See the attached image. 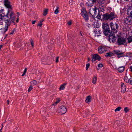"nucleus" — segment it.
Returning <instances> with one entry per match:
<instances>
[{
	"mask_svg": "<svg viewBox=\"0 0 132 132\" xmlns=\"http://www.w3.org/2000/svg\"><path fill=\"white\" fill-rule=\"evenodd\" d=\"M106 48L103 46H99L98 48V52L100 54H102L106 51Z\"/></svg>",
	"mask_w": 132,
	"mask_h": 132,
	"instance_id": "9b49d317",
	"label": "nucleus"
},
{
	"mask_svg": "<svg viewBox=\"0 0 132 132\" xmlns=\"http://www.w3.org/2000/svg\"><path fill=\"white\" fill-rule=\"evenodd\" d=\"M121 107H118L117 108L115 109V112L119 111H120V110H121Z\"/></svg>",
	"mask_w": 132,
	"mask_h": 132,
	"instance_id": "58836bf2",
	"label": "nucleus"
},
{
	"mask_svg": "<svg viewBox=\"0 0 132 132\" xmlns=\"http://www.w3.org/2000/svg\"><path fill=\"white\" fill-rule=\"evenodd\" d=\"M98 9L97 7H95L94 8H91L88 10L89 14L92 15L94 17L97 14V10Z\"/></svg>",
	"mask_w": 132,
	"mask_h": 132,
	"instance_id": "39448f33",
	"label": "nucleus"
},
{
	"mask_svg": "<svg viewBox=\"0 0 132 132\" xmlns=\"http://www.w3.org/2000/svg\"><path fill=\"white\" fill-rule=\"evenodd\" d=\"M36 22V21L35 20L33 21L32 22V24H35V23Z\"/></svg>",
	"mask_w": 132,
	"mask_h": 132,
	"instance_id": "3c124183",
	"label": "nucleus"
},
{
	"mask_svg": "<svg viewBox=\"0 0 132 132\" xmlns=\"http://www.w3.org/2000/svg\"><path fill=\"white\" fill-rule=\"evenodd\" d=\"M103 19L105 20H111L115 18L114 13V12H111L110 14L108 13H105L103 15Z\"/></svg>",
	"mask_w": 132,
	"mask_h": 132,
	"instance_id": "f03ea898",
	"label": "nucleus"
},
{
	"mask_svg": "<svg viewBox=\"0 0 132 132\" xmlns=\"http://www.w3.org/2000/svg\"><path fill=\"white\" fill-rule=\"evenodd\" d=\"M4 22L5 23V25L4 29V31L5 32L7 31L8 28L10 26L11 21L8 18H4Z\"/></svg>",
	"mask_w": 132,
	"mask_h": 132,
	"instance_id": "0eeeda50",
	"label": "nucleus"
},
{
	"mask_svg": "<svg viewBox=\"0 0 132 132\" xmlns=\"http://www.w3.org/2000/svg\"><path fill=\"white\" fill-rule=\"evenodd\" d=\"M30 42L31 45L32 47H34V42H33V40L32 39H31L30 40Z\"/></svg>",
	"mask_w": 132,
	"mask_h": 132,
	"instance_id": "a19ab883",
	"label": "nucleus"
},
{
	"mask_svg": "<svg viewBox=\"0 0 132 132\" xmlns=\"http://www.w3.org/2000/svg\"><path fill=\"white\" fill-rule=\"evenodd\" d=\"M48 10L47 9H45L44 11L43 15L44 16L46 15L47 14Z\"/></svg>",
	"mask_w": 132,
	"mask_h": 132,
	"instance_id": "7c9ffc66",
	"label": "nucleus"
},
{
	"mask_svg": "<svg viewBox=\"0 0 132 132\" xmlns=\"http://www.w3.org/2000/svg\"><path fill=\"white\" fill-rule=\"evenodd\" d=\"M91 1L93 2V3L94 4V3H96V1H97V2L98 0H91Z\"/></svg>",
	"mask_w": 132,
	"mask_h": 132,
	"instance_id": "de8ad7c7",
	"label": "nucleus"
},
{
	"mask_svg": "<svg viewBox=\"0 0 132 132\" xmlns=\"http://www.w3.org/2000/svg\"><path fill=\"white\" fill-rule=\"evenodd\" d=\"M103 32L105 35L108 37L109 36L112 35V31L110 30V28H108L107 29L104 30Z\"/></svg>",
	"mask_w": 132,
	"mask_h": 132,
	"instance_id": "ddd939ff",
	"label": "nucleus"
},
{
	"mask_svg": "<svg viewBox=\"0 0 132 132\" xmlns=\"http://www.w3.org/2000/svg\"><path fill=\"white\" fill-rule=\"evenodd\" d=\"M94 4L91 0L89 1L86 3V6L88 7H92Z\"/></svg>",
	"mask_w": 132,
	"mask_h": 132,
	"instance_id": "412c9836",
	"label": "nucleus"
},
{
	"mask_svg": "<svg viewBox=\"0 0 132 132\" xmlns=\"http://www.w3.org/2000/svg\"><path fill=\"white\" fill-rule=\"evenodd\" d=\"M44 21V19H42L41 20L40 22L38 23V26H39L40 27H42V22Z\"/></svg>",
	"mask_w": 132,
	"mask_h": 132,
	"instance_id": "cd10ccee",
	"label": "nucleus"
},
{
	"mask_svg": "<svg viewBox=\"0 0 132 132\" xmlns=\"http://www.w3.org/2000/svg\"><path fill=\"white\" fill-rule=\"evenodd\" d=\"M4 5L5 7L8 8L7 11L11 10L10 9L12 10L11 5H10V3L8 0H4Z\"/></svg>",
	"mask_w": 132,
	"mask_h": 132,
	"instance_id": "9d476101",
	"label": "nucleus"
},
{
	"mask_svg": "<svg viewBox=\"0 0 132 132\" xmlns=\"http://www.w3.org/2000/svg\"><path fill=\"white\" fill-rule=\"evenodd\" d=\"M124 110L126 113H127L129 111V110L127 107L125 108L124 109Z\"/></svg>",
	"mask_w": 132,
	"mask_h": 132,
	"instance_id": "4c0bfd02",
	"label": "nucleus"
},
{
	"mask_svg": "<svg viewBox=\"0 0 132 132\" xmlns=\"http://www.w3.org/2000/svg\"><path fill=\"white\" fill-rule=\"evenodd\" d=\"M66 84H63L61 85L59 88V89L60 90H63L65 88V85Z\"/></svg>",
	"mask_w": 132,
	"mask_h": 132,
	"instance_id": "a878e982",
	"label": "nucleus"
},
{
	"mask_svg": "<svg viewBox=\"0 0 132 132\" xmlns=\"http://www.w3.org/2000/svg\"><path fill=\"white\" fill-rule=\"evenodd\" d=\"M2 128H1V130H2Z\"/></svg>",
	"mask_w": 132,
	"mask_h": 132,
	"instance_id": "052dcab7",
	"label": "nucleus"
},
{
	"mask_svg": "<svg viewBox=\"0 0 132 132\" xmlns=\"http://www.w3.org/2000/svg\"><path fill=\"white\" fill-rule=\"evenodd\" d=\"M101 58V57L100 56L97 54H95L93 55L92 61V62L96 60L100 61Z\"/></svg>",
	"mask_w": 132,
	"mask_h": 132,
	"instance_id": "f8f14e48",
	"label": "nucleus"
},
{
	"mask_svg": "<svg viewBox=\"0 0 132 132\" xmlns=\"http://www.w3.org/2000/svg\"><path fill=\"white\" fill-rule=\"evenodd\" d=\"M110 25L111 30L113 31V32H116L119 26L118 24L116 23H114L112 22L110 23Z\"/></svg>",
	"mask_w": 132,
	"mask_h": 132,
	"instance_id": "423d86ee",
	"label": "nucleus"
},
{
	"mask_svg": "<svg viewBox=\"0 0 132 132\" xmlns=\"http://www.w3.org/2000/svg\"><path fill=\"white\" fill-rule=\"evenodd\" d=\"M59 113L61 114H64L67 111V109L65 106H62L59 107Z\"/></svg>",
	"mask_w": 132,
	"mask_h": 132,
	"instance_id": "1a4fd4ad",
	"label": "nucleus"
},
{
	"mask_svg": "<svg viewBox=\"0 0 132 132\" xmlns=\"http://www.w3.org/2000/svg\"><path fill=\"white\" fill-rule=\"evenodd\" d=\"M97 2L100 4H103L104 3V0H98Z\"/></svg>",
	"mask_w": 132,
	"mask_h": 132,
	"instance_id": "c756f323",
	"label": "nucleus"
},
{
	"mask_svg": "<svg viewBox=\"0 0 132 132\" xmlns=\"http://www.w3.org/2000/svg\"><path fill=\"white\" fill-rule=\"evenodd\" d=\"M81 15L84 18L85 21H88L89 20L88 16L85 8H82L81 10Z\"/></svg>",
	"mask_w": 132,
	"mask_h": 132,
	"instance_id": "7ed1b4c3",
	"label": "nucleus"
},
{
	"mask_svg": "<svg viewBox=\"0 0 132 132\" xmlns=\"http://www.w3.org/2000/svg\"><path fill=\"white\" fill-rule=\"evenodd\" d=\"M130 81L131 84L132 85V78H131L130 79Z\"/></svg>",
	"mask_w": 132,
	"mask_h": 132,
	"instance_id": "8fccbe9b",
	"label": "nucleus"
},
{
	"mask_svg": "<svg viewBox=\"0 0 132 132\" xmlns=\"http://www.w3.org/2000/svg\"><path fill=\"white\" fill-rule=\"evenodd\" d=\"M99 8L100 9V11L102 12H103L104 11V7L102 6H100Z\"/></svg>",
	"mask_w": 132,
	"mask_h": 132,
	"instance_id": "72a5a7b5",
	"label": "nucleus"
},
{
	"mask_svg": "<svg viewBox=\"0 0 132 132\" xmlns=\"http://www.w3.org/2000/svg\"><path fill=\"white\" fill-rule=\"evenodd\" d=\"M2 45H0V50H1V48H2Z\"/></svg>",
	"mask_w": 132,
	"mask_h": 132,
	"instance_id": "6e6d98bb",
	"label": "nucleus"
},
{
	"mask_svg": "<svg viewBox=\"0 0 132 132\" xmlns=\"http://www.w3.org/2000/svg\"><path fill=\"white\" fill-rule=\"evenodd\" d=\"M128 43H130L132 42V36H129L127 38Z\"/></svg>",
	"mask_w": 132,
	"mask_h": 132,
	"instance_id": "bb28decb",
	"label": "nucleus"
},
{
	"mask_svg": "<svg viewBox=\"0 0 132 132\" xmlns=\"http://www.w3.org/2000/svg\"><path fill=\"white\" fill-rule=\"evenodd\" d=\"M128 12H130L129 13V15L130 16L131 18H132V10H130V11H128Z\"/></svg>",
	"mask_w": 132,
	"mask_h": 132,
	"instance_id": "37998d69",
	"label": "nucleus"
},
{
	"mask_svg": "<svg viewBox=\"0 0 132 132\" xmlns=\"http://www.w3.org/2000/svg\"><path fill=\"white\" fill-rule=\"evenodd\" d=\"M125 1H129V0H125ZM131 0V1L132 2V0Z\"/></svg>",
	"mask_w": 132,
	"mask_h": 132,
	"instance_id": "13d9d810",
	"label": "nucleus"
},
{
	"mask_svg": "<svg viewBox=\"0 0 132 132\" xmlns=\"http://www.w3.org/2000/svg\"><path fill=\"white\" fill-rule=\"evenodd\" d=\"M90 66V64L89 63H88L86 64V70H87L89 67Z\"/></svg>",
	"mask_w": 132,
	"mask_h": 132,
	"instance_id": "49530a36",
	"label": "nucleus"
},
{
	"mask_svg": "<svg viewBox=\"0 0 132 132\" xmlns=\"http://www.w3.org/2000/svg\"><path fill=\"white\" fill-rule=\"evenodd\" d=\"M108 40L110 42L114 43L116 42V38L115 36L111 35L108 37Z\"/></svg>",
	"mask_w": 132,
	"mask_h": 132,
	"instance_id": "2eb2a0df",
	"label": "nucleus"
},
{
	"mask_svg": "<svg viewBox=\"0 0 132 132\" xmlns=\"http://www.w3.org/2000/svg\"><path fill=\"white\" fill-rule=\"evenodd\" d=\"M86 25L88 27H90L91 26V25L88 24H86Z\"/></svg>",
	"mask_w": 132,
	"mask_h": 132,
	"instance_id": "864d4df0",
	"label": "nucleus"
},
{
	"mask_svg": "<svg viewBox=\"0 0 132 132\" xmlns=\"http://www.w3.org/2000/svg\"><path fill=\"white\" fill-rule=\"evenodd\" d=\"M121 92L123 93L126 91L125 85L123 83H121Z\"/></svg>",
	"mask_w": 132,
	"mask_h": 132,
	"instance_id": "dca6fc26",
	"label": "nucleus"
},
{
	"mask_svg": "<svg viewBox=\"0 0 132 132\" xmlns=\"http://www.w3.org/2000/svg\"><path fill=\"white\" fill-rule=\"evenodd\" d=\"M37 84V81L35 80H33L30 82L31 85L32 86H36V85Z\"/></svg>",
	"mask_w": 132,
	"mask_h": 132,
	"instance_id": "393cba45",
	"label": "nucleus"
},
{
	"mask_svg": "<svg viewBox=\"0 0 132 132\" xmlns=\"http://www.w3.org/2000/svg\"><path fill=\"white\" fill-rule=\"evenodd\" d=\"M9 10L7 11V13L6 15L5 16L7 18L9 19V16L10 18L9 20H10L11 22L13 23L14 25L15 24V16L14 14V12L12 10Z\"/></svg>",
	"mask_w": 132,
	"mask_h": 132,
	"instance_id": "f257e3e1",
	"label": "nucleus"
},
{
	"mask_svg": "<svg viewBox=\"0 0 132 132\" xmlns=\"http://www.w3.org/2000/svg\"><path fill=\"white\" fill-rule=\"evenodd\" d=\"M115 54H116L118 55H121L120 57H119L118 58H119L120 57H122L124 56L121 55H122L124 53L121 52V51L119 50H116L115 51H114Z\"/></svg>",
	"mask_w": 132,
	"mask_h": 132,
	"instance_id": "a211bd4d",
	"label": "nucleus"
},
{
	"mask_svg": "<svg viewBox=\"0 0 132 132\" xmlns=\"http://www.w3.org/2000/svg\"><path fill=\"white\" fill-rule=\"evenodd\" d=\"M2 126H3V124H2Z\"/></svg>",
	"mask_w": 132,
	"mask_h": 132,
	"instance_id": "680f3d73",
	"label": "nucleus"
},
{
	"mask_svg": "<svg viewBox=\"0 0 132 132\" xmlns=\"http://www.w3.org/2000/svg\"><path fill=\"white\" fill-rule=\"evenodd\" d=\"M94 32L95 34V36H99V35L101 34L102 31L99 29L97 30L96 29H95L94 31Z\"/></svg>",
	"mask_w": 132,
	"mask_h": 132,
	"instance_id": "f3484780",
	"label": "nucleus"
},
{
	"mask_svg": "<svg viewBox=\"0 0 132 132\" xmlns=\"http://www.w3.org/2000/svg\"><path fill=\"white\" fill-rule=\"evenodd\" d=\"M124 22L128 25L131 24H132V18L129 15L125 19Z\"/></svg>",
	"mask_w": 132,
	"mask_h": 132,
	"instance_id": "6e6552de",
	"label": "nucleus"
},
{
	"mask_svg": "<svg viewBox=\"0 0 132 132\" xmlns=\"http://www.w3.org/2000/svg\"><path fill=\"white\" fill-rule=\"evenodd\" d=\"M92 79V83L94 84H95L97 82V77L94 76L93 77Z\"/></svg>",
	"mask_w": 132,
	"mask_h": 132,
	"instance_id": "b1692460",
	"label": "nucleus"
},
{
	"mask_svg": "<svg viewBox=\"0 0 132 132\" xmlns=\"http://www.w3.org/2000/svg\"><path fill=\"white\" fill-rule=\"evenodd\" d=\"M96 17L98 19H100L101 18V16L99 14Z\"/></svg>",
	"mask_w": 132,
	"mask_h": 132,
	"instance_id": "a18cd8bd",
	"label": "nucleus"
},
{
	"mask_svg": "<svg viewBox=\"0 0 132 132\" xmlns=\"http://www.w3.org/2000/svg\"><path fill=\"white\" fill-rule=\"evenodd\" d=\"M16 31V30L14 28L13 30L11 31L10 33V35H12L13 34L14 32Z\"/></svg>",
	"mask_w": 132,
	"mask_h": 132,
	"instance_id": "ea45409f",
	"label": "nucleus"
},
{
	"mask_svg": "<svg viewBox=\"0 0 132 132\" xmlns=\"http://www.w3.org/2000/svg\"><path fill=\"white\" fill-rule=\"evenodd\" d=\"M2 28H0V30H1L2 29Z\"/></svg>",
	"mask_w": 132,
	"mask_h": 132,
	"instance_id": "bf43d9fd",
	"label": "nucleus"
},
{
	"mask_svg": "<svg viewBox=\"0 0 132 132\" xmlns=\"http://www.w3.org/2000/svg\"><path fill=\"white\" fill-rule=\"evenodd\" d=\"M112 53H107L105 55L106 57H109L112 56Z\"/></svg>",
	"mask_w": 132,
	"mask_h": 132,
	"instance_id": "473e14b6",
	"label": "nucleus"
},
{
	"mask_svg": "<svg viewBox=\"0 0 132 132\" xmlns=\"http://www.w3.org/2000/svg\"><path fill=\"white\" fill-rule=\"evenodd\" d=\"M33 89L32 86L31 85H30V86L29 87V88L28 91V92H30L31 90Z\"/></svg>",
	"mask_w": 132,
	"mask_h": 132,
	"instance_id": "c9c22d12",
	"label": "nucleus"
},
{
	"mask_svg": "<svg viewBox=\"0 0 132 132\" xmlns=\"http://www.w3.org/2000/svg\"><path fill=\"white\" fill-rule=\"evenodd\" d=\"M126 39L124 37L119 36L118 37L117 43L118 45H124L126 43Z\"/></svg>",
	"mask_w": 132,
	"mask_h": 132,
	"instance_id": "20e7f679",
	"label": "nucleus"
},
{
	"mask_svg": "<svg viewBox=\"0 0 132 132\" xmlns=\"http://www.w3.org/2000/svg\"><path fill=\"white\" fill-rule=\"evenodd\" d=\"M129 68L130 69V71L131 72H132V66H130Z\"/></svg>",
	"mask_w": 132,
	"mask_h": 132,
	"instance_id": "603ef678",
	"label": "nucleus"
},
{
	"mask_svg": "<svg viewBox=\"0 0 132 132\" xmlns=\"http://www.w3.org/2000/svg\"><path fill=\"white\" fill-rule=\"evenodd\" d=\"M27 70V68H26L23 72V74L22 75V76H23L26 73Z\"/></svg>",
	"mask_w": 132,
	"mask_h": 132,
	"instance_id": "e433bc0d",
	"label": "nucleus"
},
{
	"mask_svg": "<svg viewBox=\"0 0 132 132\" xmlns=\"http://www.w3.org/2000/svg\"><path fill=\"white\" fill-rule=\"evenodd\" d=\"M31 2L33 3L34 1V0H30Z\"/></svg>",
	"mask_w": 132,
	"mask_h": 132,
	"instance_id": "5fc2aeb1",
	"label": "nucleus"
},
{
	"mask_svg": "<svg viewBox=\"0 0 132 132\" xmlns=\"http://www.w3.org/2000/svg\"><path fill=\"white\" fill-rule=\"evenodd\" d=\"M59 13V10H58V7H57V9H56L55 11L54 12V13L55 14H57Z\"/></svg>",
	"mask_w": 132,
	"mask_h": 132,
	"instance_id": "79ce46f5",
	"label": "nucleus"
},
{
	"mask_svg": "<svg viewBox=\"0 0 132 132\" xmlns=\"http://www.w3.org/2000/svg\"><path fill=\"white\" fill-rule=\"evenodd\" d=\"M9 100H7V103L8 104H9Z\"/></svg>",
	"mask_w": 132,
	"mask_h": 132,
	"instance_id": "4d7b16f0",
	"label": "nucleus"
},
{
	"mask_svg": "<svg viewBox=\"0 0 132 132\" xmlns=\"http://www.w3.org/2000/svg\"><path fill=\"white\" fill-rule=\"evenodd\" d=\"M88 60H89V58L88 59Z\"/></svg>",
	"mask_w": 132,
	"mask_h": 132,
	"instance_id": "e2e57ef3",
	"label": "nucleus"
},
{
	"mask_svg": "<svg viewBox=\"0 0 132 132\" xmlns=\"http://www.w3.org/2000/svg\"><path fill=\"white\" fill-rule=\"evenodd\" d=\"M91 96H89L86 97V99L85 100V102L86 103H89L91 102Z\"/></svg>",
	"mask_w": 132,
	"mask_h": 132,
	"instance_id": "4be33fe9",
	"label": "nucleus"
},
{
	"mask_svg": "<svg viewBox=\"0 0 132 132\" xmlns=\"http://www.w3.org/2000/svg\"><path fill=\"white\" fill-rule=\"evenodd\" d=\"M103 66V64L102 63H100L98 64V67L97 68V69L98 70H99L100 69V68L102 67Z\"/></svg>",
	"mask_w": 132,
	"mask_h": 132,
	"instance_id": "2f4dec72",
	"label": "nucleus"
},
{
	"mask_svg": "<svg viewBox=\"0 0 132 132\" xmlns=\"http://www.w3.org/2000/svg\"><path fill=\"white\" fill-rule=\"evenodd\" d=\"M102 28L103 30L107 29L108 28H109L108 24L105 22L103 23L102 24Z\"/></svg>",
	"mask_w": 132,
	"mask_h": 132,
	"instance_id": "aec40b11",
	"label": "nucleus"
},
{
	"mask_svg": "<svg viewBox=\"0 0 132 132\" xmlns=\"http://www.w3.org/2000/svg\"><path fill=\"white\" fill-rule=\"evenodd\" d=\"M17 14L18 16L17 17V18L16 20V22L17 23H18L19 21V16L20 15V13L19 12H17Z\"/></svg>",
	"mask_w": 132,
	"mask_h": 132,
	"instance_id": "f704fd0d",
	"label": "nucleus"
},
{
	"mask_svg": "<svg viewBox=\"0 0 132 132\" xmlns=\"http://www.w3.org/2000/svg\"><path fill=\"white\" fill-rule=\"evenodd\" d=\"M60 101V100L59 98L57 99L56 101L54 102L53 104V105L54 106L56 105Z\"/></svg>",
	"mask_w": 132,
	"mask_h": 132,
	"instance_id": "c85d7f7f",
	"label": "nucleus"
},
{
	"mask_svg": "<svg viewBox=\"0 0 132 132\" xmlns=\"http://www.w3.org/2000/svg\"><path fill=\"white\" fill-rule=\"evenodd\" d=\"M124 80L127 83H128L130 81V79H129L127 76L126 73L125 74V76L124 78Z\"/></svg>",
	"mask_w": 132,
	"mask_h": 132,
	"instance_id": "5701e85b",
	"label": "nucleus"
},
{
	"mask_svg": "<svg viewBox=\"0 0 132 132\" xmlns=\"http://www.w3.org/2000/svg\"><path fill=\"white\" fill-rule=\"evenodd\" d=\"M59 58V57H56V62H58V61H59V60H58Z\"/></svg>",
	"mask_w": 132,
	"mask_h": 132,
	"instance_id": "09e8293b",
	"label": "nucleus"
},
{
	"mask_svg": "<svg viewBox=\"0 0 132 132\" xmlns=\"http://www.w3.org/2000/svg\"><path fill=\"white\" fill-rule=\"evenodd\" d=\"M72 23V22L71 20H70L68 22L67 24L69 26H70Z\"/></svg>",
	"mask_w": 132,
	"mask_h": 132,
	"instance_id": "c03bdc74",
	"label": "nucleus"
},
{
	"mask_svg": "<svg viewBox=\"0 0 132 132\" xmlns=\"http://www.w3.org/2000/svg\"><path fill=\"white\" fill-rule=\"evenodd\" d=\"M125 68L124 66H121L118 68L117 70L120 73H121L124 71Z\"/></svg>",
	"mask_w": 132,
	"mask_h": 132,
	"instance_id": "6ab92c4d",
	"label": "nucleus"
},
{
	"mask_svg": "<svg viewBox=\"0 0 132 132\" xmlns=\"http://www.w3.org/2000/svg\"><path fill=\"white\" fill-rule=\"evenodd\" d=\"M4 13V10L2 9L0 10V20L2 21L4 17H6Z\"/></svg>",
	"mask_w": 132,
	"mask_h": 132,
	"instance_id": "4468645a",
	"label": "nucleus"
}]
</instances>
